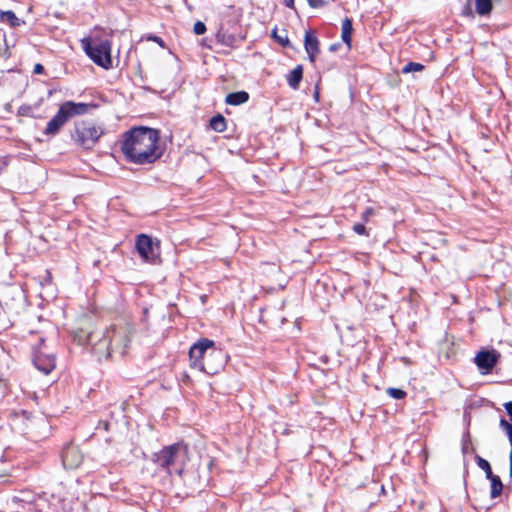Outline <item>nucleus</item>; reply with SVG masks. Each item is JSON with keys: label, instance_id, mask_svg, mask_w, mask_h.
Masks as SVG:
<instances>
[{"label": "nucleus", "instance_id": "37", "mask_svg": "<svg viewBox=\"0 0 512 512\" xmlns=\"http://www.w3.org/2000/svg\"><path fill=\"white\" fill-rule=\"evenodd\" d=\"M284 4L291 8V9H295V6H294V0H283Z\"/></svg>", "mask_w": 512, "mask_h": 512}, {"label": "nucleus", "instance_id": "38", "mask_svg": "<svg viewBox=\"0 0 512 512\" xmlns=\"http://www.w3.org/2000/svg\"><path fill=\"white\" fill-rule=\"evenodd\" d=\"M511 445V450H510V455H509V466H512V444Z\"/></svg>", "mask_w": 512, "mask_h": 512}, {"label": "nucleus", "instance_id": "30", "mask_svg": "<svg viewBox=\"0 0 512 512\" xmlns=\"http://www.w3.org/2000/svg\"><path fill=\"white\" fill-rule=\"evenodd\" d=\"M353 231L358 235H367V230L364 224L356 223L353 226Z\"/></svg>", "mask_w": 512, "mask_h": 512}, {"label": "nucleus", "instance_id": "31", "mask_svg": "<svg viewBox=\"0 0 512 512\" xmlns=\"http://www.w3.org/2000/svg\"><path fill=\"white\" fill-rule=\"evenodd\" d=\"M9 156L0 157V174L8 167Z\"/></svg>", "mask_w": 512, "mask_h": 512}, {"label": "nucleus", "instance_id": "10", "mask_svg": "<svg viewBox=\"0 0 512 512\" xmlns=\"http://www.w3.org/2000/svg\"><path fill=\"white\" fill-rule=\"evenodd\" d=\"M62 462L67 469L79 467L83 461V455L77 447L68 445L62 451Z\"/></svg>", "mask_w": 512, "mask_h": 512}, {"label": "nucleus", "instance_id": "34", "mask_svg": "<svg viewBox=\"0 0 512 512\" xmlns=\"http://www.w3.org/2000/svg\"><path fill=\"white\" fill-rule=\"evenodd\" d=\"M463 15L473 16V12H472V9L470 7V1H468V0H467V6L463 10Z\"/></svg>", "mask_w": 512, "mask_h": 512}, {"label": "nucleus", "instance_id": "21", "mask_svg": "<svg viewBox=\"0 0 512 512\" xmlns=\"http://www.w3.org/2000/svg\"><path fill=\"white\" fill-rule=\"evenodd\" d=\"M210 127L216 132H223L226 129V119L221 114H217L210 119Z\"/></svg>", "mask_w": 512, "mask_h": 512}, {"label": "nucleus", "instance_id": "20", "mask_svg": "<svg viewBox=\"0 0 512 512\" xmlns=\"http://www.w3.org/2000/svg\"><path fill=\"white\" fill-rule=\"evenodd\" d=\"M491 482V490H490V497L496 498L501 495L502 489H503V483L499 476L493 475L491 478H488Z\"/></svg>", "mask_w": 512, "mask_h": 512}, {"label": "nucleus", "instance_id": "11", "mask_svg": "<svg viewBox=\"0 0 512 512\" xmlns=\"http://www.w3.org/2000/svg\"><path fill=\"white\" fill-rule=\"evenodd\" d=\"M68 117L66 116L64 109L59 107L58 112L52 117V119L47 123L44 133L46 135H56L61 127L68 121Z\"/></svg>", "mask_w": 512, "mask_h": 512}, {"label": "nucleus", "instance_id": "28", "mask_svg": "<svg viewBox=\"0 0 512 512\" xmlns=\"http://www.w3.org/2000/svg\"><path fill=\"white\" fill-rule=\"evenodd\" d=\"M334 0H307L308 4L312 8H320L325 5H328L329 3L333 2Z\"/></svg>", "mask_w": 512, "mask_h": 512}, {"label": "nucleus", "instance_id": "39", "mask_svg": "<svg viewBox=\"0 0 512 512\" xmlns=\"http://www.w3.org/2000/svg\"><path fill=\"white\" fill-rule=\"evenodd\" d=\"M314 98L316 99V101H318V98H319V92L318 90L316 89L315 92H314Z\"/></svg>", "mask_w": 512, "mask_h": 512}, {"label": "nucleus", "instance_id": "40", "mask_svg": "<svg viewBox=\"0 0 512 512\" xmlns=\"http://www.w3.org/2000/svg\"><path fill=\"white\" fill-rule=\"evenodd\" d=\"M330 51H335L337 49V45L333 44L330 46Z\"/></svg>", "mask_w": 512, "mask_h": 512}, {"label": "nucleus", "instance_id": "14", "mask_svg": "<svg viewBox=\"0 0 512 512\" xmlns=\"http://www.w3.org/2000/svg\"><path fill=\"white\" fill-rule=\"evenodd\" d=\"M216 39L218 43L234 48L244 39V37L234 33H228L223 27H221L216 33Z\"/></svg>", "mask_w": 512, "mask_h": 512}, {"label": "nucleus", "instance_id": "18", "mask_svg": "<svg viewBox=\"0 0 512 512\" xmlns=\"http://www.w3.org/2000/svg\"><path fill=\"white\" fill-rule=\"evenodd\" d=\"M352 32H353V24L352 19L346 17L342 21V33L341 38L342 41L348 45V47L351 46V38H352Z\"/></svg>", "mask_w": 512, "mask_h": 512}, {"label": "nucleus", "instance_id": "22", "mask_svg": "<svg viewBox=\"0 0 512 512\" xmlns=\"http://www.w3.org/2000/svg\"><path fill=\"white\" fill-rule=\"evenodd\" d=\"M475 461H476V464L478 465V467L485 472V475H486L487 479L491 478V476L494 475L493 472H492L491 465H490V463L486 459H484V458H482V457L477 455L475 457Z\"/></svg>", "mask_w": 512, "mask_h": 512}, {"label": "nucleus", "instance_id": "5", "mask_svg": "<svg viewBox=\"0 0 512 512\" xmlns=\"http://www.w3.org/2000/svg\"><path fill=\"white\" fill-rule=\"evenodd\" d=\"M82 44L85 53L96 65L104 69L112 67L111 42L108 39H84Z\"/></svg>", "mask_w": 512, "mask_h": 512}, {"label": "nucleus", "instance_id": "42", "mask_svg": "<svg viewBox=\"0 0 512 512\" xmlns=\"http://www.w3.org/2000/svg\"><path fill=\"white\" fill-rule=\"evenodd\" d=\"M462 451H463L464 454L466 453V446L465 445H463Z\"/></svg>", "mask_w": 512, "mask_h": 512}, {"label": "nucleus", "instance_id": "26", "mask_svg": "<svg viewBox=\"0 0 512 512\" xmlns=\"http://www.w3.org/2000/svg\"><path fill=\"white\" fill-rule=\"evenodd\" d=\"M387 393L394 399H403L406 396V392L399 388H388Z\"/></svg>", "mask_w": 512, "mask_h": 512}, {"label": "nucleus", "instance_id": "6", "mask_svg": "<svg viewBox=\"0 0 512 512\" xmlns=\"http://www.w3.org/2000/svg\"><path fill=\"white\" fill-rule=\"evenodd\" d=\"M225 361L224 352L214 345L210 348L205 360L202 361L200 371L208 375H215L224 367Z\"/></svg>", "mask_w": 512, "mask_h": 512}, {"label": "nucleus", "instance_id": "13", "mask_svg": "<svg viewBox=\"0 0 512 512\" xmlns=\"http://www.w3.org/2000/svg\"><path fill=\"white\" fill-rule=\"evenodd\" d=\"M62 109H64V112L68 119L76 116V115H83L86 114L91 107H94V105L87 104V103H75L73 101H67L61 105Z\"/></svg>", "mask_w": 512, "mask_h": 512}, {"label": "nucleus", "instance_id": "27", "mask_svg": "<svg viewBox=\"0 0 512 512\" xmlns=\"http://www.w3.org/2000/svg\"><path fill=\"white\" fill-rule=\"evenodd\" d=\"M272 37L279 43L281 44L283 47H287V46H290V41L287 37V35H278L276 30H273L272 31Z\"/></svg>", "mask_w": 512, "mask_h": 512}, {"label": "nucleus", "instance_id": "12", "mask_svg": "<svg viewBox=\"0 0 512 512\" xmlns=\"http://www.w3.org/2000/svg\"><path fill=\"white\" fill-rule=\"evenodd\" d=\"M304 47L308 54L310 62H315L316 56L319 54V40L315 33L306 31L304 37Z\"/></svg>", "mask_w": 512, "mask_h": 512}, {"label": "nucleus", "instance_id": "8", "mask_svg": "<svg viewBox=\"0 0 512 512\" xmlns=\"http://www.w3.org/2000/svg\"><path fill=\"white\" fill-rule=\"evenodd\" d=\"M500 354L496 350H482L475 356V363L483 374L492 371L498 363Z\"/></svg>", "mask_w": 512, "mask_h": 512}, {"label": "nucleus", "instance_id": "24", "mask_svg": "<svg viewBox=\"0 0 512 512\" xmlns=\"http://www.w3.org/2000/svg\"><path fill=\"white\" fill-rule=\"evenodd\" d=\"M499 426L507 434L509 443L512 444V423L505 418H501Z\"/></svg>", "mask_w": 512, "mask_h": 512}, {"label": "nucleus", "instance_id": "33", "mask_svg": "<svg viewBox=\"0 0 512 512\" xmlns=\"http://www.w3.org/2000/svg\"><path fill=\"white\" fill-rule=\"evenodd\" d=\"M504 408L510 418V421L512 422V401H508L504 404Z\"/></svg>", "mask_w": 512, "mask_h": 512}, {"label": "nucleus", "instance_id": "3", "mask_svg": "<svg viewBox=\"0 0 512 512\" xmlns=\"http://www.w3.org/2000/svg\"><path fill=\"white\" fill-rule=\"evenodd\" d=\"M188 451L187 444L177 442L153 453L151 461L159 471H163L169 476L174 473L181 476L188 461Z\"/></svg>", "mask_w": 512, "mask_h": 512}, {"label": "nucleus", "instance_id": "2", "mask_svg": "<svg viewBox=\"0 0 512 512\" xmlns=\"http://www.w3.org/2000/svg\"><path fill=\"white\" fill-rule=\"evenodd\" d=\"M83 333L81 330L76 335L79 342L83 345H91L93 353L101 361L108 359L113 353H119L121 356L126 353L133 334V327L129 323H123L112 325L103 333L92 331L85 336L82 335Z\"/></svg>", "mask_w": 512, "mask_h": 512}, {"label": "nucleus", "instance_id": "9", "mask_svg": "<svg viewBox=\"0 0 512 512\" xmlns=\"http://www.w3.org/2000/svg\"><path fill=\"white\" fill-rule=\"evenodd\" d=\"M136 249L145 261L153 262L157 257L152 238L146 234L137 236Z\"/></svg>", "mask_w": 512, "mask_h": 512}, {"label": "nucleus", "instance_id": "41", "mask_svg": "<svg viewBox=\"0 0 512 512\" xmlns=\"http://www.w3.org/2000/svg\"><path fill=\"white\" fill-rule=\"evenodd\" d=\"M509 477L512 478V466H509Z\"/></svg>", "mask_w": 512, "mask_h": 512}, {"label": "nucleus", "instance_id": "36", "mask_svg": "<svg viewBox=\"0 0 512 512\" xmlns=\"http://www.w3.org/2000/svg\"><path fill=\"white\" fill-rule=\"evenodd\" d=\"M148 39L158 43L161 47H164V41L162 38L158 36H150Z\"/></svg>", "mask_w": 512, "mask_h": 512}, {"label": "nucleus", "instance_id": "16", "mask_svg": "<svg viewBox=\"0 0 512 512\" xmlns=\"http://www.w3.org/2000/svg\"><path fill=\"white\" fill-rule=\"evenodd\" d=\"M303 77V67L302 65H297L290 73L286 76L288 85L296 90L299 88V84Z\"/></svg>", "mask_w": 512, "mask_h": 512}, {"label": "nucleus", "instance_id": "29", "mask_svg": "<svg viewBox=\"0 0 512 512\" xmlns=\"http://www.w3.org/2000/svg\"><path fill=\"white\" fill-rule=\"evenodd\" d=\"M193 30L196 35H202L206 32V25L201 21H197L194 24Z\"/></svg>", "mask_w": 512, "mask_h": 512}, {"label": "nucleus", "instance_id": "23", "mask_svg": "<svg viewBox=\"0 0 512 512\" xmlns=\"http://www.w3.org/2000/svg\"><path fill=\"white\" fill-rule=\"evenodd\" d=\"M424 70V65L417 62H409L402 68L403 74H408L411 72H420Z\"/></svg>", "mask_w": 512, "mask_h": 512}, {"label": "nucleus", "instance_id": "4", "mask_svg": "<svg viewBox=\"0 0 512 512\" xmlns=\"http://www.w3.org/2000/svg\"><path fill=\"white\" fill-rule=\"evenodd\" d=\"M103 134L104 129L102 126L97 125L91 120H82L75 122L71 137L82 148L92 149Z\"/></svg>", "mask_w": 512, "mask_h": 512}, {"label": "nucleus", "instance_id": "25", "mask_svg": "<svg viewBox=\"0 0 512 512\" xmlns=\"http://www.w3.org/2000/svg\"><path fill=\"white\" fill-rule=\"evenodd\" d=\"M18 115L24 117H34V107L31 105H21L18 108Z\"/></svg>", "mask_w": 512, "mask_h": 512}, {"label": "nucleus", "instance_id": "15", "mask_svg": "<svg viewBox=\"0 0 512 512\" xmlns=\"http://www.w3.org/2000/svg\"><path fill=\"white\" fill-rule=\"evenodd\" d=\"M33 362L35 367L46 375L55 368V359L53 356L44 357L41 354H37Z\"/></svg>", "mask_w": 512, "mask_h": 512}, {"label": "nucleus", "instance_id": "35", "mask_svg": "<svg viewBox=\"0 0 512 512\" xmlns=\"http://www.w3.org/2000/svg\"><path fill=\"white\" fill-rule=\"evenodd\" d=\"M33 72L35 74H42L44 72V66L40 63H37L35 66H34V70Z\"/></svg>", "mask_w": 512, "mask_h": 512}, {"label": "nucleus", "instance_id": "1", "mask_svg": "<svg viewBox=\"0 0 512 512\" xmlns=\"http://www.w3.org/2000/svg\"><path fill=\"white\" fill-rule=\"evenodd\" d=\"M159 140L158 130L144 126L134 127L123 134L121 151L133 164H152L162 156L158 147Z\"/></svg>", "mask_w": 512, "mask_h": 512}, {"label": "nucleus", "instance_id": "17", "mask_svg": "<svg viewBox=\"0 0 512 512\" xmlns=\"http://www.w3.org/2000/svg\"><path fill=\"white\" fill-rule=\"evenodd\" d=\"M249 100V94L246 91H237L229 93L225 102L229 105L237 106L246 103Z\"/></svg>", "mask_w": 512, "mask_h": 512}, {"label": "nucleus", "instance_id": "7", "mask_svg": "<svg viewBox=\"0 0 512 512\" xmlns=\"http://www.w3.org/2000/svg\"><path fill=\"white\" fill-rule=\"evenodd\" d=\"M212 346H214V341L207 338H202L194 343L189 350L190 367L200 371L202 361L205 360Z\"/></svg>", "mask_w": 512, "mask_h": 512}, {"label": "nucleus", "instance_id": "32", "mask_svg": "<svg viewBox=\"0 0 512 512\" xmlns=\"http://www.w3.org/2000/svg\"><path fill=\"white\" fill-rule=\"evenodd\" d=\"M373 214H374V209L371 207H368L362 213V219L367 222L369 220V217L372 216Z\"/></svg>", "mask_w": 512, "mask_h": 512}, {"label": "nucleus", "instance_id": "19", "mask_svg": "<svg viewBox=\"0 0 512 512\" xmlns=\"http://www.w3.org/2000/svg\"><path fill=\"white\" fill-rule=\"evenodd\" d=\"M0 18L2 21L8 22L11 27L16 28L25 24L24 20L19 19L16 14L11 11H0Z\"/></svg>", "mask_w": 512, "mask_h": 512}]
</instances>
